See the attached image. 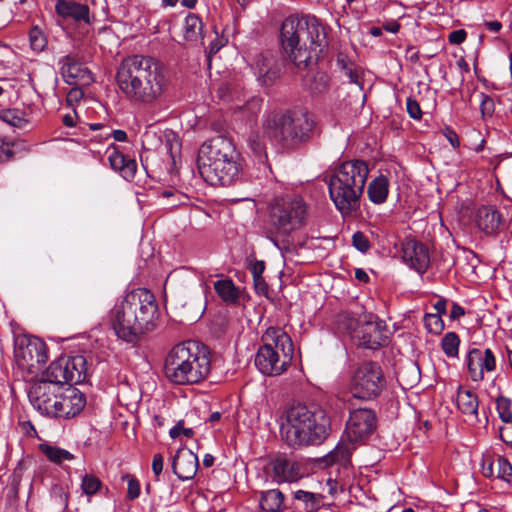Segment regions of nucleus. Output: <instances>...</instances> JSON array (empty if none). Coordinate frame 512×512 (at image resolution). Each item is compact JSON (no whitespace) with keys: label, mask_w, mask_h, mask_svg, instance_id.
<instances>
[{"label":"nucleus","mask_w":512,"mask_h":512,"mask_svg":"<svg viewBox=\"0 0 512 512\" xmlns=\"http://www.w3.org/2000/svg\"><path fill=\"white\" fill-rule=\"evenodd\" d=\"M269 223L275 232V236L271 240L285 257V253L288 251V201L285 196L276 197L271 202Z\"/></svg>","instance_id":"obj_13"},{"label":"nucleus","mask_w":512,"mask_h":512,"mask_svg":"<svg viewBox=\"0 0 512 512\" xmlns=\"http://www.w3.org/2000/svg\"><path fill=\"white\" fill-rule=\"evenodd\" d=\"M481 101H480V110L482 115L485 116H491L495 110V103L494 100L487 94L481 93L480 94Z\"/></svg>","instance_id":"obj_52"},{"label":"nucleus","mask_w":512,"mask_h":512,"mask_svg":"<svg viewBox=\"0 0 512 512\" xmlns=\"http://www.w3.org/2000/svg\"><path fill=\"white\" fill-rule=\"evenodd\" d=\"M203 21L194 13H188L184 23V38L189 42H197L203 40Z\"/></svg>","instance_id":"obj_33"},{"label":"nucleus","mask_w":512,"mask_h":512,"mask_svg":"<svg viewBox=\"0 0 512 512\" xmlns=\"http://www.w3.org/2000/svg\"><path fill=\"white\" fill-rule=\"evenodd\" d=\"M56 412L54 418H73L78 415L86 404L84 394L72 385L63 386L59 394V399L55 402Z\"/></svg>","instance_id":"obj_16"},{"label":"nucleus","mask_w":512,"mask_h":512,"mask_svg":"<svg viewBox=\"0 0 512 512\" xmlns=\"http://www.w3.org/2000/svg\"><path fill=\"white\" fill-rule=\"evenodd\" d=\"M210 371V359L199 350L194 341H185L175 345L166 355L164 375L177 385L196 384L202 381Z\"/></svg>","instance_id":"obj_3"},{"label":"nucleus","mask_w":512,"mask_h":512,"mask_svg":"<svg viewBox=\"0 0 512 512\" xmlns=\"http://www.w3.org/2000/svg\"><path fill=\"white\" fill-rule=\"evenodd\" d=\"M226 43L227 40L225 38H219L216 35V38L210 43L207 50V60L209 65L211 63L212 56L216 54L222 47H224Z\"/></svg>","instance_id":"obj_54"},{"label":"nucleus","mask_w":512,"mask_h":512,"mask_svg":"<svg viewBox=\"0 0 512 512\" xmlns=\"http://www.w3.org/2000/svg\"><path fill=\"white\" fill-rule=\"evenodd\" d=\"M284 501V494L277 489L262 493L260 507L267 512H277Z\"/></svg>","instance_id":"obj_36"},{"label":"nucleus","mask_w":512,"mask_h":512,"mask_svg":"<svg viewBox=\"0 0 512 512\" xmlns=\"http://www.w3.org/2000/svg\"><path fill=\"white\" fill-rule=\"evenodd\" d=\"M302 85L311 95H321L329 89L330 77L324 71L310 69L302 77Z\"/></svg>","instance_id":"obj_29"},{"label":"nucleus","mask_w":512,"mask_h":512,"mask_svg":"<svg viewBox=\"0 0 512 512\" xmlns=\"http://www.w3.org/2000/svg\"><path fill=\"white\" fill-rule=\"evenodd\" d=\"M39 450L48 458L49 461L55 464H61L64 461L74 459V455L69 451L48 443L40 444Z\"/></svg>","instance_id":"obj_35"},{"label":"nucleus","mask_w":512,"mask_h":512,"mask_svg":"<svg viewBox=\"0 0 512 512\" xmlns=\"http://www.w3.org/2000/svg\"><path fill=\"white\" fill-rule=\"evenodd\" d=\"M385 380L381 367L376 362H363L355 370L351 383V392L354 397L362 400L376 398Z\"/></svg>","instance_id":"obj_8"},{"label":"nucleus","mask_w":512,"mask_h":512,"mask_svg":"<svg viewBox=\"0 0 512 512\" xmlns=\"http://www.w3.org/2000/svg\"><path fill=\"white\" fill-rule=\"evenodd\" d=\"M0 119L3 122L17 128H22L29 122L27 113L17 108L0 111Z\"/></svg>","instance_id":"obj_38"},{"label":"nucleus","mask_w":512,"mask_h":512,"mask_svg":"<svg viewBox=\"0 0 512 512\" xmlns=\"http://www.w3.org/2000/svg\"><path fill=\"white\" fill-rule=\"evenodd\" d=\"M253 281H254V286H255L256 291L259 294L266 295L268 292V285L264 281V278L263 277L253 278Z\"/></svg>","instance_id":"obj_63"},{"label":"nucleus","mask_w":512,"mask_h":512,"mask_svg":"<svg viewBox=\"0 0 512 512\" xmlns=\"http://www.w3.org/2000/svg\"><path fill=\"white\" fill-rule=\"evenodd\" d=\"M501 221V213L493 206H482L477 211V226L485 234H494L498 230Z\"/></svg>","instance_id":"obj_27"},{"label":"nucleus","mask_w":512,"mask_h":512,"mask_svg":"<svg viewBox=\"0 0 512 512\" xmlns=\"http://www.w3.org/2000/svg\"><path fill=\"white\" fill-rule=\"evenodd\" d=\"M403 261L420 274L426 272L430 264V256L427 247L412 238H406L401 243Z\"/></svg>","instance_id":"obj_20"},{"label":"nucleus","mask_w":512,"mask_h":512,"mask_svg":"<svg viewBox=\"0 0 512 512\" xmlns=\"http://www.w3.org/2000/svg\"><path fill=\"white\" fill-rule=\"evenodd\" d=\"M181 434L186 437H192L194 435V431L191 428H184L183 421H179L174 427L170 429L169 435L171 438H177Z\"/></svg>","instance_id":"obj_55"},{"label":"nucleus","mask_w":512,"mask_h":512,"mask_svg":"<svg viewBox=\"0 0 512 512\" xmlns=\"http://www.w3.org/2000/svg\"><path fill=\"white\" fill-rule=\"evenodd\" d=\"M288 424V409L283 408L279 411V425H280V433L283 439L288 438V428L286 425Z\"/></svg>","instance_id":"obj_58"},{"label":"nucleus","mask_w":512,"mask_h":512,"mask_svg":"<svg viewBox=\"0 0 512 512\" xmlns=\"http://www.w3.org/2000/svg\"><path fill=\"white\" fill-rule=\"evenodd\" d=\"M466 37V31L464 29H458L450 32L448 35V41L451 44L460 45L466 40Z\"/></svg>","instance_id":"obj_57"},{"label":"nucleus","mask_w":512,"mask_h":512,"mask_svg":"<svg viewBox=\"0 0 512 512\" xmlns=\"http://www.w3.org/2000/svg\"><path fill=\"white\" fill-rule=\"evenodd\" d=\"M336 327L340 332L347 333L355 339V334L360 330L361 324L355 314L345 311L337 315Z\"/></svg>","instance_id":"obj_34"},{"label":"nucleus","mask_w":512,"mask_h":512,"mask_svg":"<svg viewBox=\"0 0 512 512\" xmlns=\"http://www.w3.org/2000/svg\"><path fill=\"white\" fill-rule=\"evenodd\" d=\"M352 244L361 253H367L371 248L368 237L361 231H356L352 235Z\"/></svg>","instance_id":"obj_50"},{"label":"nucleus","mask_w":512,"mask_h":512,"mask_svg":"<svg viewBox=\"0 0 512 512\" xmlns=\"http://www.w3.org/2000/svg\"><path fill=\"white\" fill-rule=\"evenodd\" d=\"M389 194V179L384 175L374 178L367 187L369 200L374 204H383Z\"/></svg>","instance_id":"obj_32"},{"label":"nucleus","mask_w":512,"mask_h":512,"mask_svg":"<svg viewBox=\"0 0 512 512\" xmlns=\"http://www.w3.org/2000/svg\"><path fill=\"white\" fill-rule=\"evenodd\" d=\"M133 313L123 300L117 302L110 311V321L118 338L128 342H137L146 332L142 326L133 324Z\"/></svg>","instance_id":"obj_12"},{"label":"nucleus","mask_w":512,"mask_h":512,"mask_svg":"<svg viewBox=\"0 0 512 512\" xmlns=\"http://www.w3.org/2000/svg\"><path fill=\"white\" fill-rule=\"evenodd\" d=\"M287 116L285 113H272L265 122V133L274 142L286 140Z\"/></svg>","instance_id":"obj_30"},{"label":"nucleus","mask_w":512,"mask_h":512,"mask_svg":"<svg viewBox=\"0 0 512 512\" xmlns=\"http://www.w3.org/2000/svg\"><path fill=\"white\" fill-rule=\"evenodd\" d=\"M290 428L294 444L316 446L322 444L331 431V419L321 406L298 403L290 405Z\"/></svg>","instance_id":"obj_4"},{"label":"nucleus","mask_w":512,"mask_h":512,"mask_svg":"<svg viewBox=\"0 0 512 512\" xmlns=\"http://www.w3.org/2000/svg\"><path fill=\"white\" fill-rule=\"evenodd\" d=\"M423 321L424 326L429 333L437 335L444 329V321L439 314L426 313Z\"/></svg>","instance_id":"obj_45"},{"label":"nucleus","mask_w":512,"mask_h":512,"mask_svg":"<svg viewBox=\"0 0 512 512\" xmlns=\"http://www.w3.org/2000/svg\"><path fill=\"white\" fill-rule=\"evenodd\" d=\"M265 344L261 346L255 355V366L258 370L268 376H276L282 374L287 362L280 360L278 350H281L286 357L285 346L288 343V335L286 332L278 328H269L263 336Z\"/></svg>","instance_id":"obj_6"},{"label":"nucleus","mask_w":512,"mask_h":512,"mask_svg":"<svg viewBox=\"0 0 512 512\" xmlns=\"http://www.w3.org/2000/svg\"><path fill=\"white\" fill-rule=\"evenodd\" d=\"M272 478L277 483L288 481V460L286 457H278L270 463Z\"/></svg>","instance_id":"obj_41"},{"label":"nucleus","mask_w":512,"mask_h":512,"mask_svg":"<svg viewBox=\"0 0 512 512\" xmlns=\"http://www.w3.org/2000/svg\"><path fill=\"white\" fill-rule=\"evenodd\" d=\"M87 360L82 355L61 356L53 361L45 373L62 386L83 383L87 377Z\"/></svg>","instance_id":"obj_9"},{"label":"nucleus","mask_w":512,"mask_h":512,"mask_svg":"<svg viewBox=\"0 0 512 512\" xmlns=\"http://www.w3.org/2000/svg\"><path fill=\"white\" fill-rule=\"evenodd\" d=\"M248 145L259 161L266 159V147L263 140L257 134H251L248 138Z\"/></svg>","instance_id":"obj_48"},{"label":"nucleus","mask_w":512,"mask_h":512,"mask_svg":"<svg viewBox=\"0 0 512 512\" xmlns=\"http://www.w3.org/2000/svg\"><path fill=\"white\" fill-rule=\"evenodd\" d=\"M511 405L512 402L508 397L501 395L496 399V410L498 412L499 418L505 423L512 422Z\"/></svg>","instance_id":"obj_44"},{"label":"nucleus","mask_w":512,"mask_h":512,"mask_svg":"<svg viewBox=\"0 0 512 512\" xmlns=\"http://www.w3.org/2000/svg\"><path fill=\"white\" fill-rule=\"evenodd\" d=\"M152 470L157 478L163 471V456L160 453H157L153 456Z\"/></svg>","instance_id":"obj_61"},{"label":"nucleus","mask_w":512,"mask_h":512,"mask_svg":"<svg viewBox=\"0 0 512 512\" xmlns=\"http://www.w3.org/2000/svg\"><path fill=\"white\" fill-rule=\"evenodd\" d=\"M466 364L471 380L479 382L484 379L485 372H492L496 369V358L489 348L484 351L472 348L467 353Z\"/></svg>","instance_id":"obj_19"},{"label":"nucleus","mask_w":512,"mask_h":512,"mask_svg":"<svg viewBox=\"0 0 512 512\" xmlns=\"http://www.w3.org/2000/svg\"><path fill=\"white\" fill-rule=\"evenodd\" d=\"M198 457L190 449L181 448L172 461L173 473L181 480H191L197 473Z\"/></svg>","instance_id":"obj_23"},{"label":"nucleus","mask_w":512,"mask_h":512,"mask_svg":"<svg viewBox=\"0 0 512 512\" xmlns=\"http://www.w3.org/2000/svg\"><path fill=\"white\" fill-rule=\"evenodd\" d=\"M495 476L498 479L511 482L512 480V465L505 457L496 455Z\"/></svg>","instance_id":"obj_42"},{"label":"nucleus","mask_w":512,"mask_h":512,"mask_svg":"<svg viewBox=\"0 0 512 512\" xmlns=\"http://www.w3.org/2000/svg\"><path fill=\"white\" fill-rule=\"evenodd\" d=\"M214 289L219 297L228 303H234L239 297V292L232 280H218L214 283Z\"/></svg>","instance_id":"obj_37"},{"label":"nucleus","mask_w":512,"mask_h":512,"mask_svg":"<svg viewBox=\"0 0 512 512\" xmlns=\"http://www.w3.org/2000/svg\"><path fill=\"white\" fill-rule=\"evenodd\" d=\"M14 354L19 366L35 368L48 360L46 344L35 338L15 346Z\"/></svg>","instance_id":"obj_17"},{"label":"nucleus","mask_w":512,"mask_h":512,"mask_svg":"<svg viewBox=\"0 0 512 512\" xmlns=\"http://www.w3.org/2000/svg\"><path fill=\"white\" fill-rule=\"evenodd\" d=\"M290 61L299 69L307 68L312 52L325 41L323 28L315 16L290 15Z\"/></svg>","instance_id":"obj_5"},{"label":"nucleus","mask_w":512,"mask_h":512,"mask_svg":"<svg viewBox=\"0 0 512 512\" xmlns=\"http://www.w3.org/2000/svg\"><path fill=\"white\" fill-rule=\"evenodd\" d=\"M406 110L409 116L415 120H420L422 117V110L418 101L412 97L406 100Z\"/></svg>","instance_id":"obj_53"},{"label":"nucleus","mask_w":512,"mask_h":512,"mask_svg":"<svg viewBox=\"0 0 512 512\" xmlns=\"http://www.w3.org/2000/svg\"><path fill=\"white\" fill-rule=\"evenodd\" d=\"M355 339L358 341V345L369 349H377L388 343V336L382 321L364 322L358 333L355 334Z\"/></svg>","instance_id":"obj_22"},{"label":"nucleus","mask_w":512,"mask_h":512,"mask_svg":"<svg viewBox=\"0 0 512 512\" xmlns=\"http://www.w3.org/2000/svg\"><path fill=\"white\" fill-rule=\"evenodd\" d=\"M116 83L127 100L144 105L156 102L167 86L161 64L144 55L124 58L117 68Z\"/></svg>","instance_id":"obj_1"},{"label":"nucleus","mask_w":512,"mask_h":512,"mask_svg":"<svg viewBox=\"0 0 512 512\" xmlns=\"http://www.w3.org/2000/svg\"><path fill=\"white\" fill-rule=\"evenodd\" d=\"M122 479L127 480L128 483L127 498L130 500L138 498L140 495L139 481L134 476H130L128 474L123 476Z\"/></svg>","instance_id":"obj_51"},{"label":"nucleus","mask_w":512,"mask_h":512,"mask_svg":"<svg viewBox=\"0 0 512 512\" xmlns=\"http://www.w3.org/2000/svg\"><path fill=\"white\" fill-rule=\"evenodd\" d=\"M13 156L12 146L0 137V162L9 161Z\"/></svg>","instance_id":"obj_56"},{"label":"nucleus","mask_w":512,"mask_h":512,"mask_svg":"<svg viewBox=\"0 0 512 512\" xmlns=\"http://www.w3.org/2000/svg\"><path fill=\"white\" fill-rule=\"evenodd\" d=\"M60 72L64 81L69 85H74L78 81L88 84L93 81L92 73L79 61L77 54H68L59 59Z\"/></svg>","instance_id":"obj_21"},{"label":"nucleus","mask_w":512,"mask_h":512,"mask_svg":"<svg viewBox=\"0 0 512 512\" xmlns=\"http://www.w3.org/2000/svg\"><path fill=\"white\" fill-rule=\"evenodd\" d=\"M305 471L301 470L300 464L293 462L290 464V483L297 482L300 480L304 475Z\"/></svg>","instance_id":"obj_60"},{"label":"nucleus","mask_w":512,"mask_h":512,"mask_svg":"<svg viewBox=\"0 0 512 512\" xmlns=\"http://www.w3.org/2000/svg\"><path fill=\"white\" fill-rule=\"evenodd\" d=\"M198 160H239V153L230 139L217 136L203 143L199 149Z\"/></svg>","instance_id":"obj_18"},{"label":"nucleus","mask_w":512,"mask_h":512,"mask_svg":"<svg viewBox=\"0 0 512 512\" xmlns=\"http://www.w3.org/2000/svg\"><path fill=\"white\" fill-rule=\"evenodd\" d=\"M133 313V324H140L148 333L155 327L158 317V304L155 296L145 288H138L128 292L122 299Z\"/></svg>","instance_id":"obj_7"},{"label":"nucleus","mask_w":512,"mask_h":512,"mask_svg":"<svg viewBox=\"0 0 512 512\" xmlns=\"http://www.w3.org/2000/svg\"><path fill=\"white\" fill-rule=\"evenodd\" d=\"M464 315H465V309L462 306H460L458 303H453L452 309L450 311L451 320H457Z\"/></svg>","instance_id":"obj_64"},{"label":"nucleus","mask_w":512,"mask_h":512,"mask_svg":"<svg viewBox=\"0 0 512 512\" xmlns=\"http://www.w3.org/2000/svg\"><path fill=\"white\" fill-rule=\"evenodd\" d=\"M351 454V448L348 445L339 444L325 456L324 461L326 465L334 463L346 465L350 461Z\"/></svg>","instance_id":"obj_39"},{"label":"nucleus","mask_w":512,"mask_h":512,"mask_svg":"<svg viewBox=\"0 0 512 512\" xmlns=\"http://www.w3.org/2000/svg\"><path fill=\"white\" fill-rule=\"evenodd\" d=\"M264 270H265V264L263 261L254 262L250 268L253 278L262 277Z\"/></svg>","instance_id":"obj_62"},{"label":"nucleus","mask_w":512,"mask_h":512,"mask_svg":"<svg viewBox=\"0 0 512 512\" xmlns=\"http://www.w3.org/2000/svg\"><path fill=\"white\" fill-rule=\"evenodd\" d=\"M259 80L264 85L272 84L280 76V64L270 52L260 54L256 59Z\"/></svg>","instance_id":"obj_26"},{"label":"nucleus","mask_w":512,"mask_h":512,"mask_svg":"<svg viewBox=\"0 0 512 512\" xmlns=\"http://www.w3.org/2000/svg\"><path fill=\"white\" fill-rule=\"evenodd\" d=\"M63 386L59 381L47 377L44 372L40 379H38L30 388L29 400L32 406L39 411L42 415L52 417L56 412L57 399Z\"/></svg>","instance_id":"obj_10"},{"label":"nucleus","mask_w":512,"mask_h":512,"mask_svg":"<svg viewBox=\"0 0 512 512\" xmlns=\"http://www.w3.org/2000/svg\"><path fill=\"white\" fill-rule=\"evenodd\" d=\"M496 455L485 454L481 460V473L486 478L495 476Z\"/></svg>","instance_id":"obj_49"},{"label":"nucleus","mask_w":512,"mask_h":512,"mask_svg":"<svg viewBox=\"0 0 512 512\" xmlns=\"http://www.w3.org/2000/svg\"><path fill=\"white\" fill-rule=\"evenodd\" d=\"M456 403L462 414L470 419H478L479 400L475 393L460 386L457 391Z\"/></svg>","instance_id":"obj_31"},{"label":"nucleus","mask_w":512,"mask_h":512,"mask_svg":"<svg viewBox=\"0 0 512 512\" xmlns=\"http://www.w3.org/2000/svg\"><path fill=\"white\" fill-rule=\"evenodd\" d=\"M376 427V413L372 409L358 408L350 412L345 431L350 442L358 443L369 438Z\"/></svg>","instance_id":"obj_14"},{"label":"nucleus","mask_w":512,"mask_h":512,"mask_svg":"<svg viewBox=\"0 0 512 512\" xmlns=\"http://www.w3.org/2000/svg\"><path fill=\"white\" fill-rule=\"evenodd\" d=\"M312 219L309 203L300 195L290 197V231L306 227Z\"/></svg>","instance_id":"obj_24"},{"label":"nucleus","mask_w":512,"mask_h":512,"mask_svg":"<svg viewBox=\"0 0 512 512\" xmlns=\"http://www.w3.org/2000/svg\"><path fill=\"white\" fill-rule=\"evenodd\" d=\"M294 499L303 503V512H311L317 507V499L314 493L297 490L294 492ZM302 512V511H299Z\"/></svg>","instance_id":"obj_43"},{"label":"nucleus","mask_w":512,"mask_h":512,"mask_svg":"<svg viewBox=\"0 0 512 512\" xmlns=\"http://www.w3.org/2000/svg\"><path fill=\"white\" fill-rule=\"evenodd\" d=\"M460 338L455 332H448L441 340V348L449 358H457L459 355Z\"/></svg>","instance_id":"obj_40"},{"label":"nucleus","mask_w":512,"mask_h":512,"mask_svg":"<svg viewBox=\"0 0 512 512\" xmlns=\"http://www.w3.org/2000/svg\"><path fill=\"white\" fill-rule=\"evenodd\" d=\"M443 135L453 148H458L460 146L459 137L451 127H445L443 129Z\"/></svg>","instance_id":"obj_59"},{"label":"nucleus","mask_w":512,"mask_h":512,"mask_svg":"<svg viewBox=\"0 0 512 512\" xmlns=\"http://www.w3.org/2000/svg\"><path fill=\"white\" fill-rule=\"evenodd\" d=\"M56 13L64 19H73L75 22L90 24V9L86 4L73 0H57Z\"/></svg>","instance_id":"obj_25"},{"label":"nucleus","mask_w":512,"mask_h":512,"mask_svg":"<svg viewBox=\"0 0 512 512\" xmlns=\"http://www.w3.org/2000/svg\"><path fill=\"white\" fill-rule=\"evenodd\" d=\"M102 483L98 477L92 474H85L82 477V483L81 488L83 490V493H85L87 496H92L96 494Z\"/></svg>","instance_id":"obj_47"},{"label":"nucleus","mask_w":512,"mask_h":512,"mask_svg":"<svg viewBox=\"0 0 512 512\" xmlns=\"http://www.w3.org/2000/svg\"><path fill=\"white\" fill-rule=\"evenodd\" d=\"M314 120L304 108L290 112V151L301 148L312 137Z\"/></svg>","instance_id":"obj_15"},{"label":"nucleus","mask_w":512,"mask_h":512,"mask_svg":"<svg viewBox=\"0 0 512 512\" xmlns=\"http://www.w3.org/2000/svg\"><path fill=\"white\" fill-rule=\"evenodd\" d=\"M111 146H113V151L108 156L111 168L119 172L125 180H132L137 170L136 161L117 151L114 144Z\"/></svg>","instance_id":"obj_28"},{"label":"nucleus","mask_w":512,"mask_h":512,"mask_svg":"<svg viewBox=\"0 0 512 512\" xmlns=\"http://www.w3.org/2000/svg\"><path fill=\"white\" fill-rule=\"evenodd\" d=\"M201 176L212 186H229L238 178L241 171L239 160H198Z\"/></svg>","instance_id":"obj_11"},{"label":"nucleus","mask_w":512,"mask_h":512,"mask_svg":"<svg viewBox=\"0 0 512 512\" xmlns=\"http://www.w3.org/2000/svg\"><path fill=\"white\" fill-rule=\"evenodd\" d=\"M369 174L364 160H350L335 168L328 181L329 195L343 216H350L360 208V198Z\"/></svg>","instance_id":"obj_2"},{"label":"nucleus","mask_w":512,"mask_h":512,"mask_svg":"<svg viewBox=\"0 0 512 512\" xmlns=\"http://www.w3.org/2000/svg\"><path fill=\"white\" fill-rule=\"evenodd\" d=\"M30 46L34 51H43L47 45V39L42 30L34 26L29 32Z\"/></svg>","instance_id":"obj_46"}]
</instances>
